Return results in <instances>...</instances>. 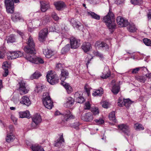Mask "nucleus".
I'll return each mask as SVG.
<instances>
[{"mask_svg":"<svg viewBox=\"0 0 151 151\" xmlns=\"http://www.w3.org/2000/svg\"><path fill=\"white\" fill-rule=\"evenodd\" d=\"M27 45L24 48V51L27 54L26 59L28 56H32L36 54L35 45L32 38L29 36L27 42Z\"/></svg>","mask_w":151,"mask_h":151,"instance_id":"obj_1","label":"nucleus"},{"mask_svg":"<svg viewBox=\"0 0 151 151\" xmlns=\"http://www.w3.org/2000/svg\"><path fill=\"white\" fill-rule=\"evenodd\" d=\"M19 2V0H4L7 12L8 13L13 14L14 9V3H17Z\"/></svg>","mask_w":151,"mask_h":151,"instance_id":"obj_2","label":"nucleus"},{"mask_svg":"<svg viewBox=\"0 0 151 151\" xmlns=\"http://www.w3.org/2000/svg\"><path fill=\"white\" fill-rule=\"evenodd\" d=\"M43 103L47 108L50 109L53 106V102L47 93H44L42 99Z\"/></svg>","mask_w":151,"mask_h":151,"instance_id":"obj_3","label":"nucleus"},{"mask_svg":"<svg viewBox=\"0 0 151 151\" xmlns=\"http://www.w3.org/2000/svg\"><path fill=\"white\" fill-rule=\"evenodd\" d=\"M46 78L47 81L52 85L57 83L59 81V78L58 76L56 74L52 73L51 71L47 73L46 75Z\"/></svg>","mask_w":151,"mask_h":151,"instance_id":"obj_4","label":"nucleus"},{"mask_svg":"<svg viewBox=\"0 0 151 151\" xmlns=\"http://www.w3.org/2000/svg\"><path fill=\"white\" fill-rule=\"evenodd\" d=\"M27 60L30 62L37 64H42L44 63L43 59L41 58L37 57L35 55L32 56H28Z\"/></svg>","mask_w":151,"mask_h":151,"instance_id":"obj_5","label":"nucleus"},{"mask_svg":"<svg viewBox=\"0 0 151 151\" xmlns=\"http://www.w3.org/2000/svg\"><path fill=\"white\" fill-rule=\"evenodd\" d=\"M95 47L96 48H98L99 50L105 51H108L109 48V45L104 42L98 41L95 44Z\"/></svg>","mask_w":151,"mask_h":151,"instance_id":"obj_6","label":"nucleus"},{"mask_svg":"<svg viewBox=\"0 0 151 151\" xmlns=\"http://www.w3.org/2000/svg\"><path fill=\"white\" fill-rule=\"evenodd\" d=\"M22 53L19 51L9 52L7 53V58L9 60L14 59L21 57Z\"/></svg>","mask_w":151,"mask_h":151,"instance_id":"obj_7","label":"nucleus"},{"mask_svg":"<svg viewBox=\"0 0 151 151\" xmlns=\"http://www.w3.org/2000/svg\"><path fill=\"white\" fill-rule=\"evenodd\" d=\"M114 19V15L109 10L107 15L103 17L102 21L106 26Z\"/></svg>","mask_w":151,"mask_h":151,"instance_id":"obj_8","label":"nucleus"},{"mask_svg":"<svg viewBox=\"0 0 151 151\" xmlns=\"http://www.w3.org/2000/svg\"><path fill=\"white\" fill-rule=\"evenodd\" d=\"M116 20L119 27H127L129 23L127 20L120 16L116 18Z\"/></svg>","mask_w":151,"mask_h":151,"instance_id":"obj_9","label":"nucleus"},{"mask_svg":"<svg viewBox=\"0 0 151 151\" xmlns=\"http://www.w3.org/2000/svg\"><path fill=\"white\" fill-rule=\"evenodd\" d=\"M48 33L47 28H45L40 30L39 33V40L41 42H43L45 41Z\"/></svg>","mask_w":151,"mask_h":151,"instance_id":"obj_10","label":"nucleus"},{"mask_svg":"<svg viewBox=\"0 0 151 151\" xmlns=\"http://www.w3.org/2000/svg\"><path fill=\"white\" fill-rule=\"evenodd\" d=\"M70 43L71 48L72 49H76L79 47L80 45V41L74 37H70Z\"/></svg>","mask_w":151,"mask_h":151,"instance_id":"obj_11","label":"nucleus"},{"mask_svg":"<svg viewBox=\"0 0 151 151\" xmlns=\"http://www.w3.org/2000/svg\"><path fill=\"white\" fill-rule=\"evenodd\" d=\"M118 129L128 136L130 135V128L126 124H121L118 125Z\"/></svg>","mask_w":151,"mask_h":151,"instance_id":"obj_12","label":"nucleus"},{"mask_svg":"<svg viewBox=\"0 0 151 151\" xmlns=\"http://www.w3.org/2000/svg\"><path fill=\"white\" fill-rule=\"evenodd\" d=\"M74 98L78 103H82L85 101L83 96V93L81 91H78L75 93L74 95Z\"/></svg>","mask_w":151,"mask_h":151,"instance_id":"obj_13","label":"nucleus"},{"mask_svg":"<svg viewBox=\"0 0 151 151\" xmlns=\"http://www.w3.org/2000/svg\"><path fill=\"white\" fill-rule=\"evenodd\" d=\"M111 71L107 66H106L102 72V75L101 77L103 79H106L111 76Z\"/></svg>","mask_w":151,"mask_h":151,"instance_id":"obj_14","label":"nucleus"},{"mask_svg":"<svg viewBox=\"0 0 151 151\" xmlns=\"http://www.w3.org/2000/svg\"><path fill=\"white\" fill-rule=\"evenodd\" d=\"M54 5L56 9L59 11L63 10L66 6L65 4L61 1L54 2Z\"/></svg>","mask_w":151,"mask_h":151,"instance_id":"obj_15","label":"nucleus"},{"mask_svg":"<svg viewBox=\"0 0 151 151\" xmlns=\"http://www.w3.org/2000/svg\"><path fill=\"white\" fill-rule=\"evenodd\" d=\"M32 121L36 125L39 124L42 121V119L40 115L36 114L33 116L32 118Z\"/></svg>","mask_w":151,"mask_h":151,"instance_id":"obj_16","label":"nucleus"},{"mask_svg":"<svg viewBox=\"0 0 151 151\" xmlns=\"http://www.w3.org/2000/svg\"><path fill=\"white\" fill-rule=\"evenodd\" d=\"M11 19L14 22H17L18 21H23L24 19L19 12H15L11 16Z\"/></svg>","mask_w":151,"mask_h":151,"instance_id":"obj_17","label":"nucleus"},{"mask_svg":"<svg viewBox=\"0 0 151 151\" xmlns=\"http://www.w3.org/2000/svg\"><path fill=\"white\" fill-rule=\"evenodd\" d=\"M43 54L45 57L48 58H50L54 55V52L52 50L48 49H45L43 50Z\"/></svg>","mask_w":151,"mask_h":151,"instance_id":"obj_18","label":"nucleus"},{"mask_svg":"<svg viewBox=\"0 0 151 151\" xmlns=\"http://www.w3.org/2000/svg\"><path fill=\"white\" fill-rule=\"evenodd\" d=\"M19 91L20 93V94H26L27 93L28 91L26 89L25 83L21 81L19 83Z\"/></svg>","mask_w":151,"mask_h":151,"instance_id":"obj_19","label":"nucleus"},{"mask_svg":"<svg viewBox=\"0 0 151 151\" xmlns=\"http://www.w3.org/2000/svg\"><path fill=\"white\" fill-rule=\"evenodd\" d=\"M106 26L111 32L112 33L116 28L115 19L112 21L111 22L109 23Z\"/></svg>","mask_w":151,"mask_h":151,"instance_id":"obj_20","label":"nucleus"},{"mask_svg":"<svg viewBox=\"0 0 151 151\" xmlns=\"http://www.w3.org/2000/svg\"><path fill=\"white\" fill-rule=\"evenodd\" d=\"M20 103L27 106H29L31 104V102L28 97L27 96H22L20 99Z\"/></svg>","mask_w":151,"mask_h":151,"instance_id":"obj_21","label":"nucleus"},{"mask_svg":"<svg viewBox=\"0 0 151 151\" xmlns=\"http://www.w3.org/2000/svg\"><path fill=\"white\" fill-rule=\"evenodd\" d=\"M82 119L86 122H91L93 119V115L91 112L86 114L85 115L82 117Z\"/></svg>","mask_w":151,"mask_h":151,"instance_id":"obj_22","label":"nucleus"},{"mask_svg":"<svg viewBox=\"0 0 151 151\" xmlns=\"http://www.w3.org/2000/svg\"><path fill=\"white\" fill-rule=\"evenodd\" d=\"M82 48L85 53L90 51L91 48V45L90 43L86 42L83 43L82 46Z\"/></svg>","mask_w":151,"mask_h":151,"instance_id":"obj_23","label":"nucleus"},{"mask_svg":"<svg viewBox=\"0 0 151 151\" xmlns=\"http://www.w3.org/2000/svg\"><path fill=\"white\" fill-rule=\"evenodd\" d=\"M74 101V99L71 97H68L67 99L66 103L64 104V106L67 108L70 107L73 104Z\"/></svg>","mask_w":151,"mask_h":151,"instance_id":"obj_24","label":"nucleus"},{"mask_svg":"<svg viewBox=\"0 0 151 151\" xmlns=\"http://www.w3.org/2000/svg\"><path fill=\"white\" fill-rule=\"evenodd\" d=\"M41 9L42 12H45L50 7V5L49 3H46L43 1H40Z\"/></svg>","mask_w":151,"mask_h":151,"instance_id":"obj_25","label":"nucleus"},{"mask_svg":"<svg viewBox=\"0 0 151 151\" xmlns=\"http://www.w3.org/2000/svg\"><path fill=\"white\" fill-rule=\"evenodd\" d=\"M60 79L61 81H64L68 76L69 73L68 71L65 69H62L61 71Z\"/></svg>","mask_w":151,"mask_h":151,"instance_id":"obj_26","label":"nucleus"},{"mask_svg":"<svg viewBox=\"0 0 151 151\" xmlns=\"http://www.w3.org/2000/svg\"><path fill=\"white\" fill-rule=\"evenodd\" d=\"M15 139V135L12 133H8L5 138L6 142L8 143H10L13 141Z\"/></svg>","mask_w":151,"mask_h":151,"instance_id":"obj_27","label":"nucleus"},{"mask_svg":"<svg viewBox=\"0 0 151 151\" xmlns=\"http://www.w3.org/2000/svg\"><path fill=\"white\" fill-rule=\"evenodd\" d=\"M59 138L55 142L54 146L55 147H58L63 142H64V139L63 137V134L62 133L60 135Z\"/></svg>","mask_w":151,"mask_h":151,"instance_id":"obj_28","label":"nucleus"},{"mask_svg":"<svg viewBox=\"0 0 151 151\" xmlns=\"http://www.w3.org/2000/svg\"><path fill=\"white\" fill-rule=\"evenodd\" d=\"M33 151H45L43 147L38 145H33L31 147Z\"/></svg>","mask_w":151,"mask_h":151,"instance_id":"obj_29","label":"nucleus"},{"mask_svg":"<svg viewBox=\"0 0 151 151\" xmlns=\"http://www.w3.org/2000/svg\"><path fill=\"white\" fill-rule=\"evenodd\" d=\"M19 117L21 118H27L29 119L30 117L29 112L28 111L19 112Z\"/></svg>","mask_w":151,"mask_h":151,"instance_id":"obj_30","label":"nucleus"},{"mask_svg":"<svg viewBox=\"0 0 151 151\" xmlns=\"http://www.w3.org/2000/svg\"><path fill=\"white\" fill-rule=\"evenodd\" d=\"M128 25L127 29L129 31L131 32H134L136 31L137 29L134 24H129Z\"/></svg>","mask_w":151,"mask_h":151,"instance_id":"obj_31","label":"nucleus"},{"mask_svg":"<svg viewBox=\"0 0 151 151\" xmlns=\"http://www.w3.org/2000/svg\"><path fill=\"white\" fill-rule=\"evenodd\" d=\"M120 87L118 84H115L112 87L111 91L114 94H117L119 91Z\"/></svg>","mask_w":151,"mask_h":151,"instance_id":"obj_32","label":"nucleus"},{"mask_svg":"<svg viewBox=\"0 0 151 151\" xmlns=\"http://www.w3.org/2000/svg\"><path fill=\"white\" fill-rule=\"evenodd\" d=\"M70 22L74 27L78 28L82 24L79 22H77L76 21L74 18L72 19Z\"/></svg>","mask_w":151,"mask_h":151,"instance_id":"obj_33","label":"nucleus"},{"mask_svg":"<svg viewBox=\"0 0 151 151\" xmlns=\"http://www.w3.org/2000/svg\"><path fill=\"white\" fill-rule=\"evenodd\" d=\"M88 16H90L92 18L97 20H99L100 19L99 15L91 11L88 12Z\"/></svg>","mask_w":151,"mask_h":151,"instance_id":"obj_34","label":"nucleus"},{"mask_svg":"<svg viewBox=\"0 0 151 151\" xmlns=\"http://www.w3.org/2000/svg\"><path fill=\"white\" fill-rule=\"evenodd\" d=\"M41 76L42 74L40 72L36 71L30 76V79L32 80L38 79Z\"/></svg>","mask_w":151,"mask_h":151,"instance_id":"obj_35","label":"nucleus"},{"mask_svg":"<svg viewBox=\"0 0 151 151\" xmlns=\"http://www.w3.org/2000/svg\"><path fill=\"white\" fill-rule=\"evenodd\" d=\"M103 93V88H100L96 90L95 91H93L92 93L93 96H101V95Z\"/></svg>","mask_w":151,"mask_h":151,"instance_id":"obj_36","label":"nucleus"},{"mask_svg":"<svg viewBox=\"0 0 151 151\" xmlns=\"http://www.w3.org/2000/svg\"><path fill=\"white\" fill-rule=\"evenodd\" d=\"M71 47L70 45H66L64 47H63L61 50V53L62 54H64L68 52L70 50Z\"/></svg>","mask_w":151,"mask_h":151,"instance_id":"obj_37","label":"nucleus"},{"mask_svg":"<svg viewBox=\"0 0 151 151\" xmlns=\"http://www.w3.org/2000/svg\"><path fill=\"white\" fill-rule=\"evenodd\" d=\"M50 22L49 18L47 16H45L42 18L40 23L41 24L45 25Z\"/></svg>","mask_w":151,"mask_h":151,"instance_id":"obj_38","label":"nucleus"},{"mask_svg":"<svg viewBox=\"0 0 151 151\" xmlns=\"http://www.w3.org/2000/svg\"><path fill=\"white\" fill-rule=\"evenodd\" d=\"M124 106L126 108H129L131 105L133 103V101H131L129 99H124Z\"/></svg>","mask_w":151,"mask_h":151,"instance_id":"obj_39","label":"nucleus"},{"mask_svg":"<svg viewBox=\"0 0 151 151\" xmlns=\"http://www.w3.org/2000/svg\"><path fill=\"white\" fill-rule=\"evenodd\" d=\"M140 69H141L144 71H148L147 69L145 67H139L133 69L132 70V73H137Z\"/></svg>","mask_w":151,"mask_h":151,"instance_id":"obj_40","label":"nucleus"},{"mask_svg":"<svg viewBox=\"0 0 151 151\" xmlns=\"http://www.w3.org/2000/svg\"><path fill=\"white\" fill-rule=\"evenodd\" d=\"M115 113L114 111H112L110 113L109 116V118L111 121H113L114 122H116V119Z\"/></svg>","mask_w":151,"mask_h":151,"instance_id":"obj_41","label":"nucleus"},{"mask_svg":"<svg viewBox=\"0 0 151 151\" xmlns=\"http://www.w3.org/2000/svg\"><path fill=\"white\" fill-rule=\"evenodd\" d=\"M7 42L13 43L15 42V35L13 34L10 35L8 37L7 39Z\"/></svg>","mask_w":151,"mask_h":151,"instance_id":"obj_42","label":"nucleus"},{"mask_svg":"<svg viewBox=\"0 0 151 151\" xmlns=\"http://www.w3.org/2000/svg\"><path fill=\"white\" fill-rule=\"evenodd\" d=\"M143 2V0H131V3L134 5H141Z\"/></svg>","mask_w":151,"mask_h":151,"instance_id":"obj_43","label":"nucleus"},{"mask_svg":"<svg viewBox=\"0 0 151 151\" xmlns=\"http://www.w3.org/2000/svg\"><path fill=\"white\" fill-rule=\"evenodd\" d=\"M136 79L140 82L144 83L146 81V77L143 76H138L136 77Z\"/></svg>","mask_w":151,"mask_h":151,"instance_id":"obj_44","label":"nucleus"},{"mask_svg":"<svg viewBox=\"0 0 151 151\" xmlns=\"http://www.w3.org/2000/svg\"><path fill=\"white\" fill-rule=\"evenodd\" d=\"M91 111L95 115H98L99 112L98 108L95 107H92L91 109Z\"/></svg>","mask_w":151,"mask_h":151,"instance_id":"obj_45","label":"nucleus"},{"mask_svg":"<svg viewBox=\"0 0 151 151\" xmlns=\"http://www.w3.org/2000/svg\"><path fill=\"white\" fill-rule=\"evenodd\" d=\"M144 43L147 46H151V40L147 38H144L142 40Z\"/></svg>","mask_w":151,"mask_h":151,"instance_id":"obj_46","label":"nucleus"},{"mask_svg":"<svg viewBox=\"0 0 151 151\" xmlns=\"http://www.w3.org/2000/svg\"><path fill=\"white\" fill-rule=\"evenodd\" d=\"M134 127L136 130H143L144 129V127L141 124H134Z\"/></svg>","mask_w":151,"mask_h":151,"instance_id":"obj_47","label":"nucleus"},{"mask_svg":"<svg viewBox=\"0 0 151 151\" xmlns=\"http://www.w3.org/2000/svg\"><path fill=\"white\" fill-rule=\"evenodd\" d=\"M68 111L67 112L68 114H66L65 116L67 117V118L66 119L65 118V120L66 121H67V120L70 118L72 119L74 118V116L71 114L70 112L69 111Z\"/></svg>","mask_w":151,"mask_h":151,"instance_id":"obj_48","label":"nucleus"},{"mask_svg":"<svg viewBox=\"0 0 151 151\" xmlns=\"http://www.w3.org/2000/svg\"><path fill=\"white\" fill-rule=\"evenodd\" d=\"M124 99L123 100L121 98H119L118 100V105L120 107H122L124 106Z\"/></svg>","mask_w":151,"mask_h":151,"instance_id":"obj_49","label":"nucleus"},{"mask_svg":"<svg viewBox=\"0 0 151 151\" xmlns=\"http://www.w3.org/2000/svg\"><path fill=\"white\" fill-rule=\"evenodd\" d=\"M11 119L14 122V124L17 125V118L14 115L12 114L11 115Z\"/></svg>","mask_w":151,"mask_h":151,"instance_id":"obj_50","label":"nucleus"},{"mask_svg":"<svg viewBox=\"0 0 151 151\" xmlns=\"http://www.w3.org/2000/svg\"><path fill=\"white\" fill-rule=\"evenodd\" d=\"M84 89L87 93L88 96H89L90 94V88L88 84H86L85 85L84 87Z\"/></svg>","mask_w":151,"mask_h":151,"instance_id":"obj_51","label":"nucleus"},{"mask_svg":"<svg viewBox=\"0 0 151 151\" xmlns=\"http://www.w3.org/2000/svg\"><path fill=\"white\" fill-rule=\"evenodd\" d=\"M93 54L95 55L98 56L101 58H103V55L99 52L98 51H95L93 52Z\"/></svg>","mask_w":151,"mask_h":151,"instance_id":"obj_52","label":"nucleus"},{"mask_svg":"<svg viewBox=\"0 0 151 151\" xmlns=\"http://www.w3.org/2000/svg\"><path fill=\"white\" fill-rule=\"evenodd\" d=\"M64 81H61V84L64 87L65 89H66L68 87V86H70L69 83H67Z\"/></svg>","mask_w":151,"mask_h":151,"instance_id":"obj_53","label":"nucleus"},{"mask_svg":"<svg viewBox=\"0 0 151 151\" xmlns=\"http://www.w3.org/2000/svg\"><path fill=\"white\" fill-rule=\"evenodd\" d=\"M52 17L55 21L58 20L59 19V17L55 12H52Z\"/></svg>","mask_w":151,"mask_h":151,"instance_id":"obj_54","label":"nucleus"},{"mask_svg":"<svg viewBox=\"0 0 151 151\" xmlns=\"http://www.w3.org/2000/svg\"><path fill=\"white\" fill-rule=\"evenodd\" d=\"M95 121L97 124H101L104 122V120L101 119H96L95 120Z\"/></svg>","mask_w":151,"mask_h":151,"instance_id":"obj_55","label":"nucleus"},{"mask_svg":"<svg viewBox=\"0 0 151 151\" xmlns=\"http://www.w3.org/2000/svg\"><path fill=\"white\" fill-rule=\"evenodd\" d=\"M84 108L85 109H90L91 108V105L89 102H86L85 104Z\"/></svg>","mask_w":151,"mask_h":151,"instance_id":"obj_56","label":"nucleus"},{"mask_svg":"<svg viewBox=\"0 0 151 151\" xmlns=\"http://www.w3.org/2000/svg\"><path fill=\"white\" fill-rule=\"evenodd\" d=\"M79 125V122H77L74 123L73 125L72 126L73 128L75 129L76 130H78L79 129L78 126Z\"/></svg>","mask_w":151,"mask_h":151,"instance_id":"obj_57","label":"nucleus"},{"mask_svg":"<svg viewBox=\"0 0 151 151\" xmlns=\"http://www.w3.org/2000/svg\"><path fill=\"white\" fill-rule=\"evenodd\" d=\"M109 104L108 102L106 101H104L103 102L102 106L106 108H107L109 107Z\"/></svg>","mask_w":151,"mask_h":151,"instance_id":"obj_58","label":"nucleus"},{"mask_svg":"<svg viewBox=\"0 0 151 151\" xmlns=\"http://www.w3.org/2000/svg\"><path fill=\"white\" fill-rule=\"evenodd\" d=\"M65 89L68 94L71 93L73 91V89L71 86H68V87Z\"/></svg>","mask_w":151,"mask_h":151,"instance_id":"obj_59","label":"nucleus"},{"mask_svg":"<svg viewBox=\"0 0 151 151\" xmlns=\"http://www.w3.org/2000/svg\"><path fill=\"white\" fill-rule=\"evenodd\" d=\"M9 66V65L7 62H5L3 63L2 66V68L3 69L7 68Z\"/></svg>","mask_w":151,"mask_h":151,"instance_id":"obj_60","label":"nucleus"},{"mask_svg":"<svg viewBox=\"0 0 151 151\" xmlns=\"http://www.w3.org/2000/svg\"><path fill=\"white\" fill-rule=\"evenodd\" d=\"M124 0H115V3L117 5H119L122 4Z\"/></svg>","mask_w":151,"mask_h":151,"instance_id":"obj_61","label":"nucleus"},{"mask_svg":"<svg viewBox=\"0 0 151 151\" xmlns=\"http://www.w3.org/2000/svg\"><path fill=\"white\" fill-rule=\"evenodd\" d=\"M4 70V73L3 75L4 77H6L8 74L9 71L8 68L3 69Z\"/></svg>","mask_w":151,"mask_h":151,"instance_id":"obj_62","label":"nucleus"},{"mask_svg":"<svg viewBox=\"0 0 151 151\" xmlns=\"http://www.w3.org/2000/svg\"><path fill=\"white\" fill-rule=\"evenodd\" d=\"M9 130L10 133H12L14 130V128L12 125H10L8 128Z\"/></svg>","mask_w":151,"mask_h":151,"instance_id":"obj_63","label":"nucleus"},{"mask_svg":"<svg viewBox=\"0 0 151 151\" xmlns=\"http://www.w3.org/2000/svg\"><path fill=\"white\" fill-rule=\"evenodd\" d=\"M147 17L148 20L151 19V10H149V12L147 14Z\"/></svg>","mask_w":151,"mask_h":151,"instance_id":"obj_64","label":"nucleus"}]
</instances>
